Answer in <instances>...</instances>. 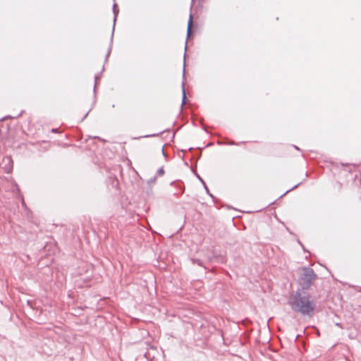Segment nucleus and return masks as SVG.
Masks as SVG:
<instances>
[{
  "label": "nucleus",
  "mask_w": 361,
  "mask_h": 361,
  "mask_svg": "<svg viewBox=\"0 0 361 361\" xmlns=\"http://www.w3.org/2000/svg\"><path fill=\"white\" fill-rule=\"evenodd\" d=\"M294 148L296 149L297 150H300V148L295 145H293Z\"/></svg>",
  "instance_id": "27"
},
{
  "label": "nucleus",
  "mask_w": 361,
  "mask_h": 361,
  "mask_svg": "<svg viewBox=\"0 0 361 361\" xmlns=\"http://www.w3.org/2000/svg\"><path fill=\"white\" fill-rule=\"evenodd\" d=\"M165 171H164V167H161L159 168L157 171V176H161L164 174Z\"/></svg>",
  "instance_id": "14"
},
{
  "label": "nucleus",
  "mask_w": 361,
  "mask_h": 361,
  "mask_svg": "<svg viewBox=\"0 0 361 361\" xmlns=\"http://www.w3.org/2000/svg\"><path fill=\"white\" fill-rule=\"evenodd\" d=\"M58 131V128H52L51 132L56 133Z\"/></svg>",
  "instance_id": "23"
},
{
  "label": "nucleus",
  "mask_w": 361,
  "mask_h": 361,
  "mask_svg": "<svg viewBox=\"0 0 361 361\" xmlns=\"http://www.w3.org/2000/svg\"><path fill=\"white\" fill-rule=\"evenodd\" d=\"M92 109H90L85 114V116H83V118H82V121H83L87 116V115L89 114V113L90 112Z\"/></svg>",
  "instance_id": "20"
},
{
  "label": "nucleus",
  "mask_w": 361,
  "mask_h": 361,
  "mask_svg": "<svg viewBox=\"0 0 361 361\" xmlns=\"http://www.w3.org/2000/svg\"><path fill=\"white\" fill-rule=\"evenodd\" d=\"M216 143H217V145H224V144L230 145H236V144H235V142H233V141H230V142H228L225 143V142H223L222 141L218 140Z\"/></svg>",
  "instance_id": "13"
},
{
  "label": "nucleus",
  "mask_w": 361,
  "mask_h": 361,
  "mask_svg": "<svg viewBox=\"0 0 361 361\" xmlns=\"http://www.w3.org/2000/svg\"><path fill=\"white\" fill-rule=\"evenodd\" d=\"M298 243H300V245L302 247V248H303L304 251L305 252L306 250H305V247H304L303 245L302 244V243H300V241H298Z\"/></svg>",
  "instance_id": "25"
},
{
  "label": "nucleus",
  "mask_w": 361,
  "mask_h": 361,
  "mask_svg": "<svg viewBox=\"0 0 361 361\" xmlns=\"http://www.w3.org/2000/svg\"><path fill=\"white\" fill-rule=\"evenodd\" d=\"M189 150H190V151H192V150H193V148H192V147H190V148L189 149Z\"/></svg>",
  "instance_id": "30"
},
{
  "label": "nucleus",
  "mask_w": 361,
  "mask_h": 361,
  "mask_svg": "<svg viewBox=\"0 0 361 361\" xmlns=\"http://www.w3.org/2000/svg\"><path fill=\"white\" fill-rule=\"evenodd\" d=\"M170 185L172 186L174 185V186L177 187V188H178V190H179V192L174 193L175 195L180 196L183 194L185 188H184V186H183L182 182H180V180H174V181H172Z\"/></svg>",
  "instance_id": "5"
},
{
  "label": "nucleus",
  "mask_w": 361,
  "mask_h": 361,
  "mask_svg": "<svg viewBox=\"0 0 361 361\" xmlns=\"http://www.w3.org/2000/svg\"><path fill=\"white\" fill-rule=\"evenodd\" d=\"M32 301L27 300V305H28L29 306H30L31 307H32Z\"/></svg>",
  "instance_id": "22"
},
{
  "label": "nucleus",
  "mask_w": 361,
  "mask_h": 361,
  "mask_svg": "<svg viewBox=\"0 0 361 361\" xmlns=\"http://www.w3.org/2000/svg\"><path fill=\"white\" fill-rule=\"evenodd\" d=\"M209 261L225 264L226 262V257L224 255L216 252L215 250H212V256L209 257Z\"/></svg>",
  "instance_id": "4"
},
{
  "label": "nucleus",
  "mask_w": 361,
  "mask_h": 361,
  "mask_svg": "<svg viewBox=\"0 0 361 361\" xmlns=\"http://www.w3.org/2000/svg\"><path fill=\"white\" fill-rule=\"evenodd\" d=\"M310 298L308 293L295 290L290 295L288 305L293 312L311 317L314 314L315 304Z\"/></svg>",
  "instance_id": "1"
},
{
  "label": "nucleus",
  "mask_w": 361,
  "mask_h": 361,
  "mask_svg": "<svg viewBox=\"0 0 361 361\" xmlns=\"http://www.w3.org/2000/svg\"><path fill=\"white\" fill-rule=\"evenodd\" d=\"M101 77H102V72L99 73H97L94 76V90H93L94 94H96L97 85H98L99 80H101ZM95 102H96V96L94 95V104L95 103Z\"/></svg>",
  "instance_id": "8"
},
{
  "label": "nucleus",
  "mask_w": 361,
  "mask_h": 361,
  "mask_svg": "<svg viewBox=\"0 0 361 361\" xmlns=\"http://www.w3.org/2000/svg\"><path fill=\"white\" fill-rule=\"evenodd\" d=\"M212 145V143H209L206 147L211 146Z\"/></svg>",
  "instance_id": "28"
},
{
  "label": "nucleus",
  "mask_w": 361,
  "mask_h": 361,
  "mask_svg": "<svg viewBox=\"0 0 361 361\" xmlns=\"http://www.w3.org/2000/svg\"><path fill=\"white\" fill-rule=\"evenodd\" d=\"M302 183H299L298 184H296L295 186H293V188H291L290 189L286 190L283 195H281L279 198H281L282 197H283L284 195H286L287 193H288L290 191L297 188Z\"/></svg>",
  "instance_id": "12"
},
{
  "label": "nucleus",
  "mask_w": 361,
  "mask_h": 361,
  "mask_svg": "<svg viewBox=\"0 0 361 361\" xmlns=\"http://www.w3.org/2000/svg\"><path fill=\"white\" fill-rule=\"evenodd\" d=\"M159 135V133H154V134H151V135H144V136H142V137H157Z\"/></svg>",
  "instance_id": "18"
},
{
  "label": "nucleus",
  "mask_w": 361,
  "mask_h": 361,
  "mask_svg": "<svg viewBox=\"0 0 361 361\" xmlns=\"http://www.w3.org/2000/svg\"><path fill=\"white\" fill-rule=\"evenodd\" d=\"M195 176L197 178V179L202 183L204 188L205 189L207 193L212 198L213 201L215 202L216 197L209 192L208 187L206 185L204 180L202 178V177L195 171H193Z\"/></svg>",
  "instance_id": "6"
},
{
  "label": "nucleus",
  "mask_w": 361,
  "mask_h": 361,
  "mask_svg": "<svg viewBox=\"0 0 361 361\" xmlns=\"http://www.w3.org/2000/svg\"><path fill=\"white\" fill-rule=\"evenodd\" d=\"M185 53L184 54V59H185ZM185 61H184V65H183V78L185 79Z\"/></svg>",
  "instance_id": "17"
},
{
  "label": "nucleus",
  "mask_w": 361,
  "mask_h": 361,
  "mask_svg": "<svg viewBox=\"0 0 361 361\" xmlns=\"http://www.w3.org/2000/svg\"><path fill=\"white\" fill-rule=\"evenodd\" d=\"M186 48H187V43L185 44V51H186Z\"/></svg>",
  "instance_id": "29"
},
{
  "label": "nucleus",
  "mask_w": 361,
  "mask_h": 361,
  "mask_svg": "<svg viewBox=\"0 0 361 361\" xmlns=\"http://www.w3.org/2000/svg\"><path fill=\"white\" fill-rule=\"evenodd\" d=\"M188 100L186 97V92L184 87V81L182 82V103H181V110L183 109V104L186 102Z\"/></svg>",
  "instance_id": "10"
},
{
  "label": "nucleus",
  "mask_w": 361,
  "mask_h": 361,
  "mask_svg": "<svg viewBox=\"0 0 361 361\" xmlns=\"http://www.w3.org/2000/svg\"><path fill=\"white\" fill-rule=\"evenodd\" d=\"M23 112V111H21L20 112V114H18V115L14 116H5L3 119H4V120H5V119H6V118H18L19 116H20L22 115Z\"/></svg>",
  "instance_id": "16"
},
{
  "label": "nucleus",
  "mask_w": 361,
  "mask_h": 361,
  "mask_svg": "<svg viewBox=\"0 0 361 361\" xmlns=\"http://www.w3.org/2000/svg\"><path fill=\"white\" fill-rule=\"evenodd\" d=\"M203 130H205V131H207V130H206V128H205V127H204V126L203 127Z\"/></svg>",
  "instance_id": "31"
},
{
  "label": "nucleus",
  "mask_w": 361,
  "mask_h": 361,
  "mask_svg": "<svg viewBox=\"0 0 361 361\" xmlns=\"http://www.w3.org/2000/svg\"><path fill=\"white\" fill-rule=\"evenodd\" d=\"M94 138H97V139H99V140H102V142H104V140H103V139L100 138V137H98V136H95Z\"/></svg>",
  "instance_id": "24"
},
{
  "label": "nucleus",
  "mask_w": 361,
  "mask_h": 361,
  "mask_svg": "<svg viewBox=\"0 0 361 361\" xmlns=\"http://www.w3.org/2000/svg\"><path fill=\"white\" fill-rule=\"evenodd\" d=\"M162 154H163V155H164V157H166V153H165V152H164V149H162Z\"/></svg>",
  "instance_id": "26"
},
{
  "label": "nucleus",
  "mask_w": 361,
  "mask_h": 361,
  "mask_svg": "<svg viewBox=\"0 0 361 361\" xmlns=\"http://www.w3.org/2000/svg\"><path fill=\"white\" fill-rule=\"evenodd\" d=\"M4 161H7L8 164H6L4 169L6 173H9L13 169V161L11 157H6L4 158Z\"/></svg>",
  "instance_id": "7"
},
{
  "label": "nucleus",
  "mask_w": 361,
  "mask_h": 361,
  "mask_svg": "<svg viewBox=\"0 0 361 361\" xmlns=\"http://www.w3.org/2000/svg\"><path fill=\"white\" fill-rule=\"evenodd\" d=\"M317 279L318 276L313 269L309 267H303L302 268V273L298 276V284L299 288L296 290L304 293H307V290Z\"/></svg>",
  "instance_id": "2"
},
{
  "label": "nucleus",
  "mask_w": 361,
  "mask_h": 361,
  "mask_svg": "<svg viewBox=\"0 0 361 361\" xmlns=\"http://www.w3.org/2000/svg\"><path fill=\"white\" fill-rule=\"evenodd\" d=\"M201 157V153L200 152H198L197 154L196 155V157L197 159H199Z\"/></svg>",
  "instance_id": "21"
},
{
  "label": "nucleus",
  "mask_w": 361,
  "mask_h": 361,
  "mask_svg": "<svg viewBox=\"0 0 361 361\" xmlns=\"http://www.w3.org/2000/svg\"><path fill=\"white\" fill-rule=\"evenodd\" d=\"M192 24V16L190 13L188 23V30H187V39H189L192 36V32H191V26Z\"/></svg>",
  "instance_id": "9"
},
{
  "label": "nucleus",
  "mask_w": 361,
  "mask_h": 361,
  "mask_svg": "<svg viewBox=\"0 0 361 361\" xmlns=\"http://www.w3.org/2000/svg\"><path fill=\"white\" fill-rule=\"evenodd\" d=\"M157 176H154L152 177L150 179H149L147 180V184L148 185H151V184L155 183V182L157 180Z\"/></svg>",
  "instance_id": "15"
},
{
  "label": "nucleus",
  "mask_w": 361,
  "mask_h": 361,
  "mask_svg": "<svg viewBox=\"0 0 361 361\" xmlns=\"http://www.w3.org/2000/svg\"><path fill=\"white\" fill-rule=\"evenodd\" d=\"M112 10H113V13H114V25H113V27H112V32H111V35L109 46V48H108V50H107V53H106V56H105V61H107V60H108V59H109V57L110 56L111 49H112V44H113V39H114V33L115 25H116V19H117V16H118V13H119V9H118V6H117L116 4H113Z\"/></svg>",
  "instance_id": "3"
},
{
  "label": "nucleus",
  "mask_w": 361,
  "mask_h": 361,
  "mask_svg": "<svg viewBox=\"0 0 361 361\" xmlns=\"http://www.w3.org/2000/svg\"><path fill=\"white\" fill-rule=\"evenodd\" d=\"M21 203H22L23 207H24L25 209H27V205H26L23 198L22 199Z\"/></svg>",
  "instance_id": "19"
},
{
  "label": "nucleus",
  "mask_w": 361,
  "mask_h": 361,
  "mask_svg": "<svg viewBox=\"0 0 361 361\" xmlns=\"http://www.w3.org/2000/svg\"><path fill=\"white\" fill-rule=\"evenodd\" d=\"M191 262H192V263L193 264H197L200 267H204L203 262L201 259H200L191 258Z\"/></svg>",
  "instance_id": "11"
}]
</instances>
